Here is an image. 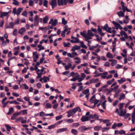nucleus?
Wrapping results in <instances>:
<instances>
[{"label": "nucleus", "instance_id": "nucleus-1", "mask_svg": "<svg viewBox=\"0 0 135 135\" xmlns=\"http://www.w3.org/2000/svg\"><path fill=\"white\" fill-rule=\"evenodd\" d=\"M78 111L80 112L81 111V109L79 107H77L75 108L72 109L69 111L67 112V113L68 114L67 117L69 118L71 116L73 115L76 112Z\"/></svg>", "mask_w": 135, "mask_h": 135}, {"label": "nucleus", "instance_id": "nucleus-2", "mask_svg": "<svg viewBox=\"0 0 135 135\" xmlns=\"http://www.w3.org/2000/svg\"><path fill=\"white\" fill-rule=\"evenodd\" d=\"M91 128L90 127H87L85 126H82L78 128V130L80 132H83L86 131L91 129Z\"/></svg>", "mask_w": 135, "mask_h": 135}, {"label": "nucleus", "instance_id": "nucleus-3", "mask_svg": "<svg viewBox=\"0 0 135 135\" xmlns=\"http://www.w3.org/2000/svg\"><path fill=\"white\" fill-rule=\"evenodd\" d=\"M80 34L81 35L83 36L85 38V40L86 41H87L88 40L92 39V37H90L89 36H87L86 32L85 31H83V32H80Z\"/></svg>", "mask_w": 135, "mask_h": 135}, {"label": "nucleus", "instance_id": "nucleus-4", "mask_svg": "<svg viewBox=\"0 0 135 135\" xmlns=\"http://www.w3.org/2000/svg\"><path fill=\"white\" fill-rule=\"evenodd\" d=\"M101 28L103 30L106 31L107 32L109 33H111L112 29L111 27H108L107 24H105L104 26H101Z\"/></svg>", "mask_w": 135, "mask_h": 135}, {"label": "nucleus", "instance_id": "nucleus-5", "mask_svg": "<svg viewBox=\"0 0 135 135\" xmlns=\"http://www.w3.org/2000/svg\"><path fill=\"white\" fill-rule=\"evenodd\" d=\"M90 115L88 116L84 115L81 118V120L83 122H86L90 120Z\"/></svg>", "mask_w": 135, "mask_h": 135}, {"label": "nucleus", "instance_id": "nucleus-6", "mask_svg": "<svg viewBox=\"0 0 135 135\" xmlns=\"http://www.w3.org/2000/svg\"><path fill=\"white\" fill-rule=\"evenodd\" d=\"M23 119L24 118L23 117H20L17 119L16 120L15 122H17L21 121V122L22 123H26L27 122V120H23Z\"/></svg>", "mask_w": 135, "mask_h": 135}, {"label": "nucleus", "instance_id": "nucleus-7", "mask_svg": "<svg viewBox=\"0 0 135 135\" xmlns=\"http://www.w3.org/2000/svg\"><path fill=\"white\" fill-rule=\"evenodd\" d=\"M49 3L51 5L53 9L56 7L57 5L56 0H52L49 2Z\"/></svg>", "mask_w": 135, "mask_h": 135}, {"label": "nucleus", "instance_id": "nucleus-8", "mask_svg": "<svg viewBox=\"0 0 135 135\" xmlns=\"http://www.w3.org/2000/svg\"><path fill=\"white\" fill-rule=\"evenodd\" d=\"M14 25V23L13 22H10L9 23V25L7 23L5 24L6 28H13V26Z\"/></svg>", "mask_w": 135, "mask_h": 135}, {"label": "nucleus", "instance_id": "nucleus-9", "mask_svg": "<svg viewBox=\"0 0 135 135\" xmlns=\"http://www.w3.org/2000/svg\"><path fill=\"white\" fill-rule=\"evenodd\" d=\"M58 2L59 6H63L64 4H66V0H58Z\"/></svg>", "mask_w": 135, "mask_h": 135}, {"label": "nucleus", "instance_id": "nucleus-10", "mask_svg": "<svg viewBox=\"0 0 135 135\" xmlns=\"http://www.w3.org/2000/svg\"><path fill=\"white\" fill-rule=\"evenodd\" d=\"M119 110L120 111V113H119V115L120 116H124L126 113V110H124V111L123 109H120Z\"/></svg>", "mask_w": 135, "mask_h": 135}, {"label": "nucleus", "instance_id": "nucleus-11", "mask_svg": "<svg viewBox=\"0 0 135 135\" xmlns=\"http://www.w3.org/2000/svg\"><path fill=\"white\" fill-rule=\"evenodd\" d=\"M86 34L87 36H89L90 37H91L94 36V35L93 34L91 30H88V32Z\"/></svg>", "mask_w": 135, "mask_h": 135}, {"label": "nucleus", "instance_id": "nucleus-12", "mask_svg": "<svg viewBox=\"0 0 135 135\" xmlns=\"http://www.w3.org/2000/svg\"><path fill=\"white\" fill-rule=\"evenodd\" d=\"M68 128H61L57 130L56 132V133H59L63 132L66 131L67 130Z\"/></svg>", "mask_w": 135, "mask_h": 135}, {"label": "nucleus", "instance_id": "nucleus-13", "mask_svg": "<svg viewBox=\"0 0 135 135\" xmlns=\"http://www.w3.org/2000/svg\"><path fill=\"white\" fill-rule=\"evenodd\" d=\"M90 119L91 118L95 119H98L99 118V116L96 114H94L93 115L90 114Z\"/></svg>", "mask_w": 135, "mask_h": 135}, {"label": "nucleus", "instance_id": "nucleus-14", "mask_svg": "<svg viewBox=\"0 0 135 135\" xmlns=\"http://www.w3.org/2000/svg\"><path fill=\"white\" fill-rule=\"evenodd\" d=\"M25 29L24 28L22 27L18 31V33L21 35H23L25 32Z\"/></svg>", "mask_w": 135, "mask_h": 135}, {"label": "nucleus", "instance_id": "nucleus-15", "mask_svg": "<svg viewBox=\"0 0 135 135\" xmlns=\"http://www.w3.org/2000/svg\"><path fill=\"white\" fill-rule=\"evenodd\" d=\"M117 13L119 17H124V13L122 11L118 12Z\"/></svg>", "mask_w": 135, "mask_h": 135}, {"label": "nucleus", "instance_id": "nucleus-16", "mask_svg": "<svg viewBox=\"0 0 135 135\" xmlns=\"http://www.w3.org/2000/svg\"><path fill=\"white\" fill-rule=\"evenodd\" d=\"M80 48V47L79 46L75 45L71 49V51L74 52L75 50H79Z\"/></svg>", "mask_w": 135, "mask_h": 135}, {"label": "nucleus", "instance_id": "nucleus-17", "mask_svg": "<svg viewBox=\"0 0 135 135\" xmlns=\"http://www.w3.org/2000/svg\"><path fill=\"white\" fill-rule=\"evenodd\" d=\"M108 73L107 72H104L101 73V78L103 79H105L106 78L107 75L108 74Z\"/></svg>", "mask_w": 135, "mask_h": 135}, {"label": "nucleus", "instance_id": "nucleus-18", "mask_svg": "<svg viewBox=\"0 0 135 135\" xmlns=\"http://www.w3.org/2000/svg\"><path fill=\"white\" fill-rule=\"evenodd\" d=\"M23 9L22 8H18L16 11V14L18 16L20 13L21 11L23 10Z\"/></svg>", "mask_w": 135, "mask_h": 135}, {"label": "nucleus", "instance_id": "nucleus-19", "mask_svg": "<svg viewBox=\"0 0 135 135\" xmlns=\"http://www.w3.org/2000/svg\"><path fill=\"white\" fill-rule=\"evenodd\" d=\"M11 11L10 10L8 12H3V13H1V17H3V16H7L8 13L11 12Z\"/></svg>", "mask_w": 135, "mask_h": 135}, {"label": "nucleus", "instance_id": "nucleus-20", "mask_svg": "<svg viewBox=\"0 0 135 135\" xmlns=\"http://www.w3.org/2000/svg\"><path fill=\"white\" fill-rule=\"evenodd\" d=\"M98 31L99 34L101 36H103L105 35L104 33L102 32V30L101 28L99 27L98 29Z\"/></svg>", "mask_w": 135, "mask_h": 135}, {"label": "nucleus", "instance_id": "nucleus-21", "mask_svg": "<svg viewBox=\"0 0 135 135\" xmlns=\"http://www.w3.org/2000/svg\"><path fill=\"white\" fill-rule=\"evenodd\" d=\"M120 34L121 36H122L124 35L125 38L127 39L128 38V36L126 33V32L123 31H122L120 32Z\"/></svg>", "mask_w": 135, "mask_h": 135}, {"label": "nucleus", "instance_id": "nucleus-22", "mask_svg": "<svg viewBox=\"0 0 135 135\" xmlns=\"http://www.w3.org/2000/svg\"><path fill=\"white\" fill-rule=\"evenodd\" d=\"M125 98V95L123 93H121L120 95L119 99L120 100L124 99Z\"/></svg>", "mask_w": 135, "mask_h": 135}, {"label": "nucleus", "instance_id": "nucleus-23", "mask_svg": "<svg viewBox=\"0 0 135 135\" xmlns=\"http://www.w3.org/2000/svg\"><path fill=\"white\" fill-rule=\"evenodd\" d=\"M71 132L75 135H76L78 133V131L76 130L75 129H72L71 130Z\"/></svg>", "mask_w": 135, "mask_h": 135}, {"label": "nucleus", "instance_id": "nucleus-24", "mask_svg": "<svg viewBox=\"0 0 135 135\" xmlns=\"http://www.w3.org/2000/svg\"><path fill=\"white\" fill-rule=\"evenodd\" d=\"M102 128L101 126H96L94 127V129L95 131H98L100 130Z\"/></svg>", "mask_w": 135, "mask_h": 135}, {"label": "nucleus", "instance_id": "nucleus-25", "mask_svg": "<svg viewBox=\"0 0 135 135\" xmlns=\"http://www.w3.org/2000/svg\"><path fill=\"white\" fill-rule=\"evenodd\" d=\"M126 81V79L125 78H121L120 80H117V81L120 84L125 82Z\"/></svg>", "mask_w": 135, "mask_h": 135}, {"label": "nucleus", "instance_id": "nucleus-26", "mask_svg": "<svg viewBox=\"0 0 135 135\" xmlns=\"http://www.w3.org/2000/svg\"><path fill=\"white\" fill-rule=\"evenodd\" d=\"M65 120V121L66 122L69 123H72L74 122V120L71 119H66Z\"/></svg>", "mask_w": 135, "mask_h": 135}, {"label": "nucleus", "instance_id": "nucleus-27", "mask_svg": "<svg viewBox=\"0 0 135 135\" xmlns=\"http://www.w3.org/2000/svg\"><path fill=\"white\" fill-rule=\"evenodd\" d=\"M48 20L49 18L48 16H45L43 19V22L44 23H46Z\"/></svg>", "mask_w": 135, "mask_h": 135}, {"label": "nucleus", "instance_id": "nucleus-28", "mask_svg": "<svg viewBox=\"0 0 135 135\" xmlns=\"http://www.w3.org/2000/svg\"><path fill=\"white\" fill-rule=\"evenodd\" d=\"M82 93L84 94L87 95L90 94L89 90L88 89H87L83 91Z\"/></svg>", "mask_w": 135, "mask_h": 135}, {"label": "nucleus", "instance_id": "nucleus-29", "mask_svg": "<svg viewBox=\"0 0 135 135\" xmlns=\"http://www.w3.org/2000/svg\"><path fill=\"white\" fill-rule=\"evenodd\" d=\"M13 108L11 107L9 108V112L7 113V114L8 115H10L13 112Z\"/></svg>", "mask_w": 135, "mask_h": 135}, {"label": "nucleus", "instance_id": "nucleus-30", "mask_svg": "<svg viewBox=\"0 0 135 135\" xmlns=\"http://www.w3.org/2000/svg\"><path fill=\"white\" fill-rule=\"evenodd\" d=\"M114 79L113 78L111 80L108 81L107 82V83L108 85H110L114 81Z\"/></svg>", "mask_w": 135, "mask_h": 135}, {"label": "nucleus", "instance_id": "nucleus-31", "mask_svg": "<svg viewBox=\"0 0 135 135\" xmlns=\"http://www.w3.org/2000/svg\"><path fill=\"white\" fill-rule=\"evenodd\" d=\"M58 21L57 19H55L53 21V22L52 23V25L53 26H55L57 24Z\"/></svg>", "mask_w": 135, "mask_h": 135}, {"label": "nucleus", "instance_id": "nucleus-32", "mask_svg": "<svg viewBox=\"0 0 135 135\" xmlns=\"http://www.w3.org/2000/svg\"><path fill=\"white\" fill-rule=\"evenodd\" d=\"M71 64L70 63H69L68 65L65 66V69L66 70H67L68 69L71 67Z\"/></svg>", "mask_w": 135, "mask_h": 135}, {"label": "nucleus", "instance_id": "nucleus-33", "mask_svg": "<svg viewBox=\"0 0 135 135\" xmlns=\"http://www.w3.org/2000/svg\"><path fill=\"white\" fill-rule=\"evenodd\" d=\"M43 79L44 80V81L46 83L47 82V80L49 81L50 79L48 77H46L44 76L43 77Z\"/></svg>", "mask_w": 135, "mask_h": 135}, {"label": "nucleus", "instance_id": "nucleus-34", "mask_svg": "<svg viewBox=\"0 0 135 135\" xmlns=\"http://www.w3.org/2000/svg\"><path fill=\"white\" fill-rule=\"evenodd\" d=\"M56 125L55 124L49 126H48V128L49 129L54 128L56 127Z\"/></svg>", "mask_w": 135, "mask_h": 135}, {"label": "nucleus", "instance_id": "nucleus-35", "mask_svg": "<svg viewBox=\"0 0 135 135\" xmlns=\"http://www.w3.org/2000/svg\"><path fill=\"white\" fill-rule=\"evenodd\" d=\"M27 110H21L20 112L22 113V115H26L27 114Z\"/></svg>", "mask_w": 135, "mask_h": 135}, {"label": "nucleus", "instance_id": "nucleus-36", "mask_svg": "<svg viewBox=\"0 0 135 135\" xmlns=\"http://www.w3.org/2000/svg\"><path fill=\"white\" fill-rule=\"evenodd\" d=\"M110 128L109 127H105L102 128V131L103 132H106L108 131Z\"/></svg>", "mask_w": 135, "mask_h": 135}, {"label": "nucleus", "instance_id": "nucleus-37", "mask_svg": "<svg viewBox=\"0 0 135 135\" xmlns=\"http://www.w3.org/2000/svg\"><path fill=\"white\" fill-rule=\"evenodd\" d=\"M64 46L65 47H69L71 45V44L69 42H68L67 44H66L65 42H63Z\"/></svg>", "mask_w": 135, "mask_h": 135}, {"label": "nucleus", "instance_id": "nucleus-38", "mask_svg": "<svg viewBox=\"0 0 135 135\" xmlns=\"http://www.w3.org/2000/svg\"><path fill=\"white\" fill-rule=\"evenodd\" d=\"M5 126L7 128V130L9 132L10 131L9 129H11V127L9 125L6 124H5Z\"/></svg>", "mask_w": 135, "mask_h": 135}, {"label": "nucleus", "instance_id": "nucleus-39", "mask_svg": "<svg viewBox=\"0 0 135 135\" xmlns=\"http://www.w3.org/2000/svg\"><path fill=\"white\" fill-rule=\"evenodd\" d=\"M67 23V21L64 18H63L62 19V23L64 25H66Z\"/></svg>", "mask_w": 135, "mask_h": 135}, {"label": "nucleus", "instance_id": "nucleus-40", "mask_svg": "<svg viewBox=\"0 0 135 135\" xmlns=\"http://www.w3.org/2000/svg\"><path fill=\"white\" fill-rule=\"evenodd\" d=\"M112 23L115 25V27H119V26L120 25L118 23L114 21H112Z\"/></svg>", "mask_w": 135, "mask_h": 135}, {"label": "nucleus", "instance_id": "nucleus-41", "mask_svg": "<svg viewBox=\"0 0 135 135\" xmlns=\"http://www.w3.org/2000/svg\"><path fill=\"white\" fill-rule=\"evenodd\" d=\"M107 56L109 58H112L113 56L112 55L110 52H108L107 54Z\"/></svg>", "mask_w": 135, "mask_h": 135}, {"label": "nucleus", "instance_id": "nucleus-42", "mask_svg": "<svg viewBox=\"0 0 135 135\" xmlns=\"http://www.w3.org/2000/svg\"><path fill=\"white\" fill-rule=\"evenodd\" d=\"M95 95H94L90 99V102L91 103H93V101H94V99L95 98Z\"/></svg>", "mask_w": 135, "mask_h": 135}, {"label": "nucleus", "instance_id": "nucleus-43", "mask_svg": "<svg viewBox=\"0 0 135 135\" xmlns=\"http://www.w3.org/2000/svg\"><path fill=\"white\" fill-rule=\"evenodd\" d=\"M124 103H121L119 104L118 105V107L119 108V110L120 109H123L122 107H123V105L124 104Z\"/></svg>", "mask_w": 135, "mask_h": 135}, {"label": "nucleus", "instance_id": "nucleus-44", "mask_svg": "<svg viewBox=\"0 0 135 135\" xmlns=\"http://www.w3.org/2000/svg\"><path fill=\"white\" fill-rule=\"evenodd\" d=\"M117 63V61L114 60L111 63V65L112 66H114Z\"/></svg>", "mask_w": 135, "mask_h": 135}, {"label": "nucleus", "instance_id": "nucleus-45", "mask_svg": "<svg viewBox=\"0 0 135 135\" xmlns=\"http://www.w3.org/2000/svg\"><path fill=\"white\" fill-rule=\"evenodd\" d=\"M79 125V123H73L72 125L73 127H76Z\"/></svg>", "mask_w": 135, "mask_h": 135}, {"label": "nucleus", "instance_id": "nucleus-46", "mask_svg": "<svg viewBox=\"0 0 135 135\" xmlns=\"http://www.w3.org/2000/svg\"><path fill=\"white\" fill-rule=\"evenodd\" d=\"M13 2L12 3L14 5H18L19 4V2L16 0H13Z\"/></svg>", "mask_w": 135, "mask_h": 135}, {"label": "nucleus", "instance_id": "nucleus-47", "mask_svg": "<svg viewBox=\"0 0 135 135\" xmlns=\"http://www.w3.org/2000/svg\"><path fill=\"white\" fill-rule=\"evenodd\" d=\"M48 3V1L46 0H45L44 1V5L46 7H47L48 6H47V4Z\"/></svg>", "mask_w": 135, "mask_h": 135}, {"label": "nucleus", "instance_id": "nucleus-48", "mask_svg": "<svg viewBox=\"0 0 135 135\" xmlns=\"http://www.w3.org/2000/svg\"><path fill=\"white\" fill-rule=\"evenodd\" d=\"M46 107L47 108H51L52 106L50 104L47 103L46 104Z\"/></svg>", "mask_w": 135, "mask_h": 135}, {"label": "nucleus", "instance_id": "nucleus-49", "mask_svg": "<svg viewBox=\"0 0 135 135\" xmlns=\"http://www.w3.org/2000/svg\"><path fill=\"white\" fill-rule=\"evenodd\" d=\"M119 134H126L125 132L123 130H121L119 131Z\"/></svg>", "mask_w": 135, "mask_h": 135}, {"label": "nucleus", "instance_id": "nucleus-50", "mask_svg": "<svg viewBox=\"0 0 135 135\" xmlns=\"http://www.w3.org/2000/svg\"><path fill=\"white\" fill-rule=\"evenodd\" d=\"M62 117V115H60L59 116H57L56 117V119L57 120H58L59 119H61Z\"/></svg>", "mask_w": 135, "mask_h": 135}, {"label": "nucleus", "instance_id": "nucleus-51", "mask_svg": "<svg viewBox=\"0 0 135 135\" xmlns=\"http://www.w3.org/2000/svg\"><path fill=\"white\" fill-rule=\"evenodd\" d=\"M39 20H35L34 26H38V25Z\"/></svg>", "mask_w": 135, "mask_h": 135}, {"label": "nucleus", "instance_id": "nucleus-52", "mask_svg": "<svg viewBox=\"0 0 135 135\" xmlns=\"http://www.w3.org/2000/svg\"><path fill=\"white\" fill-rule=\"evenodd\" d=\"M21 112H16L13 114V115H14V116H15L16 117L18 115H20V114Z\"/></svg>", "mask_w": 135, "mask_h": 135}, {"label": "nucleus", "instance_id": "nucleus-53", "mask_svg": "<svg viewBox=\"0 0 135 135\" xmlns=\"http://www.w3.org/2000/svg\"><path fill=\"white\" fill-rule=\"evenodd\" d=\"M67 55L68 57L71 58H73L75 56L74 55H72V54L70 53H68Z\"/></svg>", "mask_w": 135, "mask_h": 135}, {"label": "nucleus", "instance_id": "nucleus-54", "mask_svg": "<svg viewBox=\"0 0 135 135\" xmlns=\"http://www.w3.org/2000/svg\"><path fill=\"white\" fill-rule=\"evenodd\" d=\"M17 29H15L13 30L12 34L13 35L16 36L17 35Z\"/></svg>", "mask_w": 135, "mask_h": 135}, {"label": "nucleus", "instance_id": "nucleus-55", "mask_svg": "<svg viewBox=\"0 0 135 135\" xmlns=\"http://www.w3.org/2000/svg\"><path fill=\"white\" fill-rule=\"evenodd\" d=\"M22 15L23 16H25L26 17L27 16V13L26 11H23L22 14Z\"/></svg>", "mask_w": 135, "mask_h": 135}, {"label": "nucleus", "instance_id": "nucleus-56", "mask_svg": "<svg viewBox=\"0 0 135 135\" xmlns=\"http://www.w3.org/2000/svg\"><path fill=\"white\" fill-rule=\"evenodd\" d=\"M46 114L43 112H41L40 113V115L41 117H43Z\"/></svg>", "mask_w": 135, "mask_h": 135}, {"label": "nucleus", "instance_id": "nucleus-57", "mask_svg": "<svg viewBox=\"0 0 135 135\" xmlns=\"http://www.w3.org/2000/svg\"><path fill=\"white\" fill-rule=\"evenodd\" d=\"M19 23V20L18 18H17L16 20L15 21L14 23V25L16 24H18Z\"/></svg>", "mask_w": 135, "mask_h": 135}, {"label": "nucleus", "instance_id": "nucleus-58", "mask_svg": "<svg viewBox=\"0 0 135 135\" xmlns=\"http://www.w3.org/2000/svg\"><path fill=\"white\" fill-rule=\"evenodd\" d=\"M90 30H91V31H92L95 33H96L97 32V30L96 29L94 28L93 27L91 28Z\"/></svg>", "mask_w": 135, "mask_h": 135}, {"label": "nucleus", "instance_id": "nucleus-59", "mask_svg": "<svg viewBox=\"0 0 135 135\" xmlns=\"http://www.w3.org/2000/svg\"><path fill=\"white\" fill-rule=\"evenodd\" d=\"M38 75L36 77L37 79H38L39 78H41L42 75L43 74V73H37Z\"/></svg>", "mask_w": 135, "mask_h": 135}, {"label": "nucleus", "instance_id": "nucleus-60", "mask_svg": "<svg viewBox=\"0 0 135 135\" xmlns=\"http://www.w3.org/2000/svg\"><path fill=\"white\" fill-rule=\"evenodd\" d=\"M119 102V101L118 100L115 101L113 103V106H115L117 105Z\"/></svg>", "mask_w": 135, "mask_h": 135}, {"label": "nucleus", "instance_id": "nucleus-61", "mask_svg": "<svg viewBox=\"0 0 135 135\" xmlns=\"http://www.w3.org/2000/svg\"><path fill=\"white\" fill-rule=\"evenodd\" d=\"M30 6H32L33 5V1L32 0H30L28 2Z\"/></svg>", "mask_w": 135, "mask_h": 135}, {"label": "nucleus", "instance_id": "nucleus-62", "mask_svg": "<svg viewBox=\"0 0 135 135\" xmlns=\"http://www.w3.org/2000/svg\"><path fill=\"white\" fill-rule=\"evenodd\" d=\"M104 66L106 67H109L110 66V63L108 62H107L104 64Z\"/></svg>", "mask_w": 135, "mask_h": 135}, {"label": "nucleus", "instance_id": "nucleus-63", "mask_svg": "<svg viewBox=\"0 0 135 135\" xmlns=\"http://www.w3.org/2000/svg\"><path fill=\"white\" fill-rule=\"evenodd\" d=\"M13 88L15 90H17L18 89L19 87L18 85H16L13 86Z\"/></svg>", "mask_w": 135, "mask_h": 135}, {"label": "nucleus", "instance_id": "nucleus-64", "mask_svg": "<svg viewBox=\"0 0 135 135\" xmlns=\"http://www.w3.org/2000/svg\"><path fill=\"white\" fill-rule=\"evenodd\" d=\"M122 66L119 64L115 66V68L117 69L121 68L122 67Z\"/></svg>", "mask_w": 135, "mask_h": 135}]
</instances>
